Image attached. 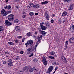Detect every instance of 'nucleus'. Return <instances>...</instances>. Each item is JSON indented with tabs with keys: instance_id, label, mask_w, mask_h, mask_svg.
Wrapping results in <instances>:
<instances>
[{
	"instance_id": "3",
	"label": "nucleus",
	"mask_w": 74,
	"mask_h": 74,
	"mask_svg": "<svg viewBox=\"0 0 74 74\" xmlns=\"http://www.w3.org/2000/svg\"><path fill=\"white\" fill-rule=\"evenodd\" d=\"M1 14L3 16H6L7 15V12L5 11L4 9H2L1 11Z\"/></svg>"
},
{
	"instance_id": "11",
	"label": "nucleus",
	"mask_w": 74,
	"mask_h": 74,
	"mask_svg": "<svg viewBox=\"0 0 74 74\" xmlns=\"http://www.w3.org/2000/svg\"><path fill=\"white\" fill-rule=\"evenodd\" d=\"M40 7V5L39 4H36L34 5V8H39Z\"/></svg>"
},
{
	"instance_id": "51",
	"label": "nucleus",
	"mask_w": 74,
	"mask_h": 74,
	"mask_svg": "<svg viewBox=\"0 0 74 74\" xmlns=\"http://www.w3.org/2000/svg\"><path fill=\"white\" fill-rule=\"evenodd\" d=\"M3 63L4 64H6V62L5 61H3Z\"/></svg>"
},
{
	"instance_id": "40",
	"label": "nucleus",
	"mask_w": 74,
	"mask_h": 74,
	"mask_svg": "<svg viewBox=\"0 0 74 74\" xmlns=\"http://www.w3.org/2000/svg\"><path fill=\"white\" fill-rule=\"evenodd\" d=\"M44 2H45V4H48V1H46Z\"/></svg>"
},
{
	"instance_id": "50",
	"label": "nucleus",
	"mask_w": 74,
	"mask_h": 74,
	"mask_svg": "<svg viewBox=\"0 0 74 74\" xmlns=\"http://www.w3.org/2000/svg\"><path fill=\"white\" fill-rule=\"evenodd\" d=\"M26 17V15H23L22 16L23 18H24Z\"/></svg>"
},
{
	"instance_id": "45",
	"label": "nucleus",
	"mask_w": 74,
	"mask_h": 74,
	"mask_svg": "<svg viewBox=\"0 0 74 74\" xmlns=\"http://www.w3.org/2000/svg\"><path fill=\"white\" fill-rule=\"evenodd\" d=\"M25 38H23L22 39V42H24V41H25Z\"/></svg>"
},
{
	"instance_id": "48",
	"label": "nucleus",
	"mask_w": 74,
	"mask_h": 74,
	"mask_svg": "<svg viewBox=\"0 0 74 74\" xmlns=\"http://www.w3.org/2000/svg\"><path fill=\"white\" fill-rule=\"evenodd\" d=\"M15 42H18V40H15Z\"/></svg>"
},
{
	"instance_id": "53",
	"label": "nucleus",
	"mask_w": 74,
	"mask_h": 74,
	"mask_svg": "<svg viewBox=\"0 0 74 74\" xmlns=\"http://www.w3.org/2000/svg\"><path fill=\"white\" fill-rule=\"evenodd\" d=\"M8 8V6H7L4 7V8L5 9H7V8Z\"/></svg>"
},
{
	"instance_id": "19",
	"label": "nucleus",
	"mask_w": 74,
	"mask_h": 74,
	"mask_svg": "<svg viewBox=\"0 0 74 74\" xmlns=\"http://www.w3.org/2000/svg\"><path fill=\"white\" fill-rule=\"evenodd\" d=\"M8 66H10V67H11V66H13V62H10L8 63Z\"/></svg>"
},
{
	"instance_id": "39",
	"label": "nucleus",
	"mask_w": 74,
	"mask_h": 74,
	"mask_svg": "<svg viewBox=\"0 0 74 74\" xmlns=\"http://www.w3.org/2000/svg\"><path fill=\"white\" fill-rule=\"evenodd\" d=\"M31 49H31V48H29L27 50L28 51H30V50H31Z\"/></svg>"
},
{
	"instance_id": "42",
	"label": "nucleus",
	"mask_w": 74,
	"mask_h": 74,
	"mask_svg": "<svg viewBox=\"0 0 74 74\" xmlns=\"http://www.w3.org/2000/svg\"><path fill=\"white\" fill-rule=\"evenodd\" d=\"M7 12V14H10V13L11 12V11L10 10H9L8 12Z\"/></svg>"
},
{
	"instance_id": "41",
	"label": "nucleus",
	"mask_w": 74,
	"mask_h": 74,
	"mask_svg": "<svg viewBox=\"0 0 74 74\" xmlns=\"http://www.w3.org/2000/svg\"><path fill=\"white\" fill-rule=\"evenodd\" d=\"M33 56V53H32V54L30 55L29 56V57H31L32 56Z\"/></svg>"
},
{
	"instance_id": "59",
	"label": "nucleus",
	"mask_w": 74,
	"mask_h": 74,
	"mask_svg": "<svg viewBox=\"0 0 74 74\" xmlns=\"http://www.w3.org/2000/svg\"><path fill=\"white\" fill-rule=\"evenodd\" d=\"M5 53L6 54H9V53H8V52H5Z\"/></svg>"
},
{
	"instance_id": "5",
	"label": "nucleus",
	"mask_w": 74,
	"mask_h": 74,
	"mask_svg": "<svg viewBox=\"0 0 74 74\" xmlns=\"http://www.w3.org/2000/svg\"><path fill=\"white\" fill-rule=\"evenodd\" d=\"M33 41L31 40H29L27 41V43L29 44V46L32 45L33 44Z\"/></svg>"
},
{
	"instance_id": "36",
	"label": "nucleus",
	"mask_w": 74,
	"mask_h": 74,
	"mask_svg": "<svg viewBox=\"0 0 74 74\" xmlns=\"http://www.w3.org/2000/svg\"><path fill=\"white\" fill-rule=\"evenodd\" d=\"M41 40V39H38L37 41V43H38L39 42H40V41Z\"/></svg>"
},
{
	"instance_id": "46",
	"label": "nucleus",
	"mask_w": 74,
	"mask_h": 74,
	"mask_svg": "<svg viewBox=\"0 0 74 74\" xmlns=\"http://www.w3.org/2000/svg\"><path fill=\"white\" fill-rule=\"evenodd\" d=\"M38 30H39V32H40V33H41V32L42 31L39 28H38Z\"/></svg>"
},
{
	"instance_id": "20",
	"label": "nucleus",
	"mask_w": 74,
	"mask_h": 74,
	"mask_svg": "<svg viewBox=\"0 0 74 74\" xmlns=\"http://www.w3.org/2000/svg\"><path fill=\"white\" fill-rule=\"evenodd\" d=\"M8 43L9 45H14V43L11 42H8Z\"/></svg>"
},
{
	"instance_id": "8",
	"label": "nucleus",
	"mask_w": 74,
	"mask_h": 74,
	"mask_svg": "<svg viewBox=\"0 0 74 74\" xmlns=\"http://www.w3.org/2000/svg\"><path fill=\"white\" fill-rule=\"evenodd\" d=\"M43 63L45 65V66H47V61L46 60V59H45V58H44L43 59Z\"/></svg>"
},
{
	"instance_id": "43",
	"label": "nucleus",
	"mask_w": 74,
	"mask_h": 74,
	"mask_svg": "<svg viewBox=\"0 0 74 74\" xmlns=\"http://www.w3.org/2000/svg\"><path fill=\"white\" fill-rule=\"evenodd\" d=\"M53 22H54V20H53V19L51 20V23H53Z\"/></svg>"
},
{
	"instance_id": "30",
	"label": "nucleus",
	"mask_w": 74,
	"mask_h": 74,
	"mask_svg": "<svg viewBox=\"0 0 74 74\" xmlns=\"http://www.w3.org/2000/svg\"><path fill=\"white\" fill-rule=\"evenodd\" d=\"M37 61H38V60H37V59L36 58L34 59V62H37Z\"/></svg>"
},
{
	"instance_id": "44",
	"label": "nucleus",
	"mask_w": 74,
	"mask_h": 74,
	"mask_svg": "<svg viewBox=\"0 0 74 74\" xmlns=\"http://www.w3.org/2000/svg\"><path fill=\"white\" fill-rule=\"evenodd\" d=\"M45 15L46 16H48V14H47V12H45Z\"/></svg>"
},
{
	"instance_id": "25",
	"label": "nucleus",
	"mask_w": 74,
	"mask_h": 74,
	"mask_svg": "<svg viewBox=\"0 0 74 74\" xmlns=\"http://www.w3.org/2000/svg\"><path fill=\"white\" fill-rule=\"evenodd\" d=\"M50 54L51 55H53L55 54V53L54 51H51L50 52Z\"/></svg>"
},
{
	"instance_id": "58",
	"label": "nucleus",
	"mask_w": 74,
	"mask_h": 74,
	"mask_svg": "<svg viewBox=\"0 0 74 74\" xmlns=\"http://www.w3.org/2000/svg\"><path fill=\"white\" fill-rule=\"evenodd\" d=\"M18 59H19V57L18 56H17V57L16 58V60H18Z\"/></svg>"
},
{
	"instance_id": "12",
	"label": "nucleus",
	"mask_w": 74,
	"mask_h": 74,
	"mask_svg": "<svg viewBox=\"0 0 74 74\" xmlns=\"http://www.w3.org/2000/svg\"><path fill=\"white\" fill-rule=\"evenodd\" d=\"M73 26L71 27L70 30H71L72 32H74V25H72Z\"/></svg>"
},
{
	"instance_id": "33",
	"label": "nucleus",
	"mask_w": 74,
	"mask_h": 74,
	"mask_svg": "<svg viewBox=\"0 0 74 74\" xmlns=\"http://www.w3.org/2000/svg\"><path fill=\"white\" fill-rule=\"evenodd\" d=\"M49 15H48L46 16V18L47 20H49Z\"/></svg>"
},
{
	"instance_id": "17",
	"label": "nucleus",
	"mask_w": 74,
	"mask_h": 74,
	"mask_svg": "<svg viewBox=\"0 0 74 74\" xmlns=\"http://www.w3.org/2000/svg\"><path fill=\"white\" fill-rule=\"evenodd\" d=\"M45 24L46 26L48 27L49 28V27L50 24L49 23L46 22Z\"/></svg>"
},
{
	"instance_id": "24",
	"label": "nucleus",
	"mask_w": 74,
	"mask_h": 74,
	"mask_svg": "<svg viewBox=\"0 0 74 74\" xmlns=\"http://www.w3.org/2000/svg\"><path fill=\"white\" fill-rule=\"evenodd\" d=\"M64 2H68V3L70 2L71 1L70 0H62Z\"/></svg>"
},
{
	"instance_id": "52",
	"label": "nucleus",
	"mask_w": 74,
	"mask_h": 74,
	"mask_svg": "<svg viewBox=\"0 0 74 74\" xmlns=\"http://www.w3.org/2000/svg\"><path fill=\"white\" fill-rule=\"evenodd\" d=\"M36 47H37V45H36L34 47V49L35 51L36 50Z\"/></svg>"
},
{
	"instance_id": "10",
	"label": "nucleus",
	"mask_w": 74,
	"mask_h": 74,
	"mask_svg": "<svg viewBox=\"0 0 74 74\" xmlns=\"http://www.w3.org/2000/svg\"><path fill=\"white\" fill-rule=\"evenodd\" d=\"M74 41V38H70L69 40V42L71 43V42H73V41Z\"/></svg>"
},
{
	"instance_id": "37",
	"label": "nucleus",
	"mask_w": 74,
	"mask_h": 74,
	"mask_svg": "<svg viewBox=\"0 0 74 74\" xmlns=\"http://www.w3.org/2000/svg\"><path fill=\"white\" fill-rule=\"evenodd\" d=\"M55 64L56 65H59V62H57L56 63V62H55Z\"/></svg>"
},
{
	"instance_id": "62",
	"label": "nucleus",
	"mask_w": 74,
	"mask_h": 74,
	"mask_svg": "<svg viewBox=\"0 0 74 74\" xmlns=\"http://www.w3.org/2000/svg\"><path fill=\"white\" fill-rule=\"evenodd\" d=\"M5 1L6 3H8V0H6Z\"/></svg>"
},
{
	"instance_id": "47",
	"label": "nucleus",
	"mask_w": 74,
	"mask_h": 74,
	"mask_svg": "<svg viewBox=\"0 0 74 74\" xmlns=\"http://www.w3.org/2000/svg\"><path fill=\"white\" fill-rule=\"evenodd\" d=\"M58 67H56L55 68V71H56V70H58Z\"/></svg>"
},
{
	"instance_id": "14",
	"label": "nucleus",
	"mask_w": 74,
	"mask_h": 74,
	"mask_svg": "<svg viewBox=\"0 0 74 74\" xmlns=\"http://www.w3.org/2000/svg\"><path fill=\"white\" fill-rule=\"evenodd\" d=\"M43 36H45L46 34V32H45V31H42L40 33Z\"/></svg>"
},
{
	"instance_id": "13",
	"label": "nucleus",
	"mask_w": 74,
	"mask_h": 74,
	"mask_svg": "<svg viewBox=\"0 0 74 74\" xmlns=\"http://www.w3.org/2000/svg\"><path fill=\"white\" fill-rule=\"evenodd\" d=\"M67 15V12H64L62 14V16H66Z\"/></svg>"
},
{
	"instance_id": "16",
	"label": "nucleus",
	"mask_w": 74,
	"mask_h": 74,
	"mask_svg": "<svg viewBox=\"0 0 74 74\" xmlns=\"http://www.w3.org/2000/svg\"><path fill=\"white\" fill-rule=\"evenodd\" d=\"M37 38L38 39H40V40H41L42 38V36L41 35L39 37V36H37Z\"/></svg>"
},
{
	"instance_id": "18",
	"label": "nucleus",
	"mask_w": 74,
	"mask_h": 74,
	"mask_svg": "<svg viewBox=\"0 0 74 74\" xmlns=\"http://www.w3.org/2000/svg\"><path fill=\"white\" fill-rule=\"evenodd\" d=\"M68 44H69V41H66L65 42V47L66 48H67V45H68Z\"/></svg>"
},
{
	"instance_id": "21",
	"label": "nucleus",
	"mask_w": 74,
	"mask_h": 74,
	"mask_svg": "<svg viewBox=\"0 0 74 74\" xmlns=\"http://www.w3.org/2000/svg\"><path fill=\"white\" fill-rule=\"evenodd\" d=\"M27 36H29V37H30V36H32V34H31L30 32H28L27 34Z\"/></svg>"
},
{
	"instance_id": "56",
	"label": "nucleus",
	"mask_w": 74,
	"mask_h": 74,
	"mask_svg": "<svg viewBox=\"0 0 74 74\" xmlns=\"http://www.w3.org/2000/svg\"><path fill=\"white\" fill-rule=\"evenodd\" d=\"M33 70H36V69L35 67H34L33 69Z\"/></svg>"
},
{
	"instance_id": "6",
	"label": "nucleus",
	"mask_w": 74,
	"mask_h": 74,
	"mask_svg": "<svg viewBox=\"0 0 74 74\" xmlns=\"http://www.w3.org/2000/svg\"><path fill=\"white\" fill-rule=\"evenodd\" d=\"M61 60L64 63H67V60H66V59L64 56H62L61 58Z\"/></svg>"
},
{
	"instance_id": "31",
	"label": "nucleus",
	"mask_w": 74,
	"mask_h": 74,
	"mask_svg": "<svg viewBox=\"0 0 74 74\" xmlns=\"http://www.w3.org/2000/svg\"><path fill=\"white\" fill-rule=\"evenodd\" d=\"M9 22V21H8V20H7L5 21V23L6 25H7Z\"/></svg>"
},
{
	"instance_id": "32",
	"label": "nucleus",
	"mask_w": 74,
	"mask_h": 74,
	"mask_svg": "<svg viewBox=\"0 0 74 74\" xmlns=\"http://www.w3.org/2000/svg\"><path fill=\"white\" fill-rule=\"evenodd\" d=\"M49 58H50V59H54V57H52L51 56H49L48 57Z\"/></svg>"
},
{
	"instance_id": "38",
	"label": "nucleus",
	"mask_w": 74,
	"mask_h": 74,
	"mask_svg": "<svg viewBox=\"0 0 74 74\" xmlns=\"http://www.w3.org/2000/svg\"><path fill=\"white\" fill-rule=\"evenodd\" d=\"M8 9H11V6H10V5H8Z\"/></svg>"
},
{
	"instance_id": "29",
	"label": "nucleus",
	"mask_w": 74,
	"mask_h": 74,
	"mask_svg": "<svg viewBox=\"0 0 74 74\" xmlns=\"http://www.w3.org/2000/svg\"><path fill=\"white\" fill-rule=\"evenodd\" d=\"M12 23H11L9 22L7 24V26H11V25H12Z\"/></svg>"
},
{
	"instance_id": "61",
	"label": "nucleus",
	"mask_w": 74,
	"mask_h": 74,
	"mask_svg": "<svg viewBox=\"0 0 74 74\" xmlns=\"http://www.w3.org/2000/svg\"><path fill=\"white\" fill-rule=\"evenodd\" d=\"M54 56L55 58H56V57H57V55H54Z\"/></svg>"
},
{
	"instance_id": "27",
	"label": "nucleus",
	"mask_w": 74,
	"mask_h": 74,
	"mask_svg": "<svg viewBox=\"0 0 74 74\" xmlns=\"http://www.w3.org/2000/svg\"><path fill=\"white\" fill-rule=\"evenodd\" d=\"M3 29V27L0 26V32H1Z\"/></svg>"
},
{
	"instance_id": "34",
	"label": "nucleus",
	"mask_w": 74,
	"mask_h": 74,
	"mask_svg": "<svg viewBox=\"0 0 74 74\" xmlns=\"http://www.w3.org/2000/svg\"><path fill=\"white\" fill-rule=\"evenodd\" d=\"M8 63H12V60L10 59L8 60Z\"/></svg>"
},
{
	"instance_id": "35",
	"label": "nucleus",
	"mask_w": 74,
	"mask_h": 74,
	"mask_svg": "<svg viewBox=\"0 0 74 74\" xmlns=\"http://www.w3.org/2000/svg\"><path fill=\"white\" fill-rule=\"evenodd\" d=\"M25 45H26V47H28V46L29 45V43H26L25 44Z\"/></svg>"
},
{
	"instance_id": "64",
	"label": "nucleus",
	"mask_w": 74,
	"mask_h": 74,
	"mask_svg": "<svg viewBox=\"0 0 74 74\" xmlns=\"http://www.w3.org/2000/svg\"><path fill=\"white\" fill-rule=\"evenodd\" d=\"M37 34V32H35V34Z\"/></svg>"
},
{
	"instance_id": "49",
	"label": "nucleus",
	"mask_w": 74,
	"mask_h": 74,
	"mask_svg": "<svg viewBox=\"0 0 74 74\" xmlns=\"http://www.w3.org/2000/svg\"><path fill=\"white\" fill-rule=\"evenodd\" d=\"M20 53L21 54H23V51H21L20 52Z\"/></svg>"
},
{
	"instance_id": "1",
	"label": "nucleus",
	"mask_w": 74,
	"mask_h": 74,
	"mask_svg": "<svg viewBox=\"0 0 74 74\" xmlns=\"http://www.w3.org/2000/svg\"><path fill=\"white\" fill-rule=\"evenodd\" d=\"M8 18L10 21H12L14 20V15L12 14H10L8 16Z\"/></svg>"
},
{
	"instance_id": "9",
	"label": "nucleus",
	"mask_w": 74,
	"mask_h": 74,
	"mask_svg": "<svg viewBox=\"0 0 74 74\" xmlns=\"http://www.w3.org/2000/svg\"><path fill=\"white\" fill-rule=\"evenodd\" d=\"M74 5L73 4H71L69 8V10H72L73 8Z\"/></svg>"
},
{
	"instance_id": "2",
	"label": "nucleus",
	"mask_w": 74,
	"mask_h": 74,
	"mask_svg": "<svg viewBox=\"0 0 74 74\" xmlns=\"http://www.w3.org/2000/svg\"><path fill=\"white\" fill-rule=\"evenodd\" d=\"M53 69V66H50L48 69V70L46 72L47 73H50V72L52 71V70Z\"/></svg>"
},
{
	"instance_id": "15",
	"label": "nucleus",
	"mask_w": 74,
	"mask_h": 74,
	"mask_svg": "<svg viewBox=\"0 0 74 74\" xmlns=\"http://www.w3.org/2000/svg\"><path fill=\"white\" fill-rule=\"evenodd\" d=\"M16 30V31H18V30H19V29H20V27L19 26H17L15 28Z\"/></svg>"
},
{
	"instance_id": "60",
	"label": "nucleus",
	"mask_w": 74,
	"mask_h": 74,
	"mask_svg": "<svg viewBox=\"0 0 74 74\" xmlns=\"http://www.w3.org/2000/svg\"><path fill=\"white\" fill-rule=\"evenodd\" d=\"M42 4H45V2H43L42 3Z\"/></svg>"
},
{
	"instance_id": "57",
	"label": "nucleus",
	"mask_w": 74,
	"mask_h": 74,
	"mask_svg": "<svg viewBox=\"0 0 74 74\" xmlns=\"http://www.w3.org/2000/svg\"><path fill=\"white\" fill-rule=\"evenodd\" d=\"M38 13H35V15H38Z\"/></svg>"
},
{
	"instance_id": "28",
	"label": "nucleus",
	"mask_w": 74,
	"mask_h": 74,
	"mask_svg": "<svg viewBox=\"0 0 74 74\" xmlns=\"http://www.w3.org/2000/svg\"><path fill=\"white\" fill-rule=\"evenodd\" d=\"M18 22H19V20L18 19H16L14 21V23H18Z\"/></svg>"
},
{
	"instance_id": "63",
	"label": "nucleus",
	"mask_w": 74,
	"mask_h": 74,
	"mask_svg": "<svg viewBox=\"0 0 74 74\" xmlns=\"http://www.w3.org/2000/svg\"><path fill=\"white\" fill-rule=\"evenodd\" d=\"M16 8H17V9H18V8H19L18 6H16Z\"/></svg>"
},
{
	"instance_id": "26",
	"label": "nucleus",
	"mask_w": 74,
	"mask_h": 74,
	"mask_svg": "<svg viewBox=\"0 0 74 74\" xmlns=\"http://www.w3.org/2000/svg\"><path fill=\"white\" fill-rule=\"evenodd\" d=\"M29 14L30 15V16H33V15H34V13L33 12H30Z\"/></svg>"
},
{
	"instance_id": "55",
	"label": "nucleus",
	"mask_w": 74,
	"mask_h": 74,
	"mask_svg": "<svg viewBox=\"0 0 74 74\" xmlns=\"http://www.w3.org/2000/svg\"><path fill=\"white\" fill-rule=\"evenodd\" d=\"M22 37V36H18V38H21Z\"/></svg>"
},
{
	"instance_id": "54",
	"label": "nucleus",
	"mask_w": 74,
	"mask_h": 74,
	"mask_svg": "<svg viewBox=\"0 0 74 74\" xmlns=\"http://www.w3.org/2000/svg\"><path fill=\"white\" fill-rule=\"evenodd\" d=\"M27 8H30V6L29 5H28L27 7Z\"/></svg>"
},
{
	"instance_id": "4",
	"label": "nucleus",
	"mask_w": 74,
	"mask_h": 74,
	"mask_svg": "<svg viewBox=\"0 0 74 74\" xmlns=\"http://www.w3.org/2000/svg\"><path fill=\"white\" fill-rule=\"evenodd\" d=\"M40 25L42 30H46L47 29V27L43 25H42V23H40Z\"/></svg>"
},
{
	"instance_id": "23",
	"label": "nucleus",
	"mask_w": 74,
	"mask_h": 74,
	"mask_svg": "<svg viewBox=\"0 0 74 74\" xmlns=\"http://www.w3.org/2000/svg\"><path fill=\"white\" fill-rule=\"evenodd\" d=\"M29 5L31 7H34V4L33 3H30Z\"/></svg>"
},
{
	"instance_id": "22",
	"label": "nucleus",
	"mask_w": 74,
	"mask_h": 74,
	"mask_svg": "<svg viewBox=\"0 0 74 74\" xmlns=\"http://www.w3.org/2000/svg\"><path fill=\"white\" fill-rule=\"evenodd\" d=\"M33 71V69H32V68H30V66L29 72L30 73H32Z\"/></svg>"
},
{
	"instance_id": "7",
	"label": "nucleus",
	"mask_w": 74,
	"mask_h": 74,
	"mask_svg": "<svg viewBox=\"0 0 74 74\" xmlns=\"http://www.w3.org/2000/svg\"><path fill=\"white\" fill-rule=\"evenodd\" d=\"M30 69V66H29L27 67H25L23 68V70L24 71H26V72H27V71H28V70Z\"/></svg>"
}]
</instances>
